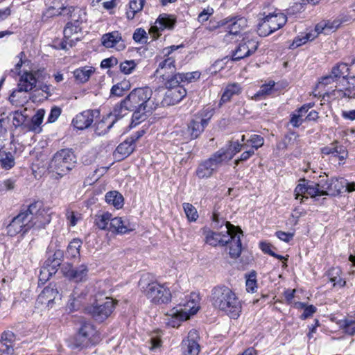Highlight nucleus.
Masks as SVG:
<instances>
[{
    "mask_svg": "<svg viewBox=\"0 0 355 355\" xmlns=\"http://www.w3.org/2000/svg\"><path fill=\"white\" fill-rule=\"evenodd\" d=\"M49 209L44 207L40 201H35L24 207L7 225V233L10 236L17 234H25L31 229L40 230L51 222Z\"/></svg>",
    "mask_w": 355,
    "mask_h": 355,
    "instance_id": "nucleus-1",
    "label": "nucleus"
},
{
    "mask_svg": "<svg viewBox=\"0 0 355 355\" xmlns=\"http://www.w3.org/2000/svg\"><path fill=\"white\" fill-rule=\"evenodd\" d=\"M49 209L44 207L40 201H35L24 207L7 225V233L10 236L17 234H25L31 229L40 230L51 222Z\"/></svg>",
    "mask_w": 355,
    "mask_h": 355,
    "instance_id": "nucleus-2",
    "label": "nucleus"
},
{
    "mask_svg": "<svg viewBox=\"0 0 355 355\" xmlns=\"http://www.w3.org/2000/svg\"><path fill=\"white\" fill-rule=\"evenodd\" d=\"M243 236L239 227L226 221L224 230L220 232L210 231L206 236V243L211 246H225L229 244V254L232 259H237L242 252L241 237Z\"/></svg>",
    "mask_w": 355,
    "mask_h": 355,
    "instance_id": "nucleus-3",
    "label": "nucleus"
},
{
    "mask_svg": "<svg viewBox=\"0 0 355 355\" xmlns=\"http://www.w3.org/2000/svg\"><path fill=\"white\" fill-rule=\"evenodd\" d=\"M153 91L149 87H139L133 89L119 104L116 105L112 114L120 119L128 113V110L152 111L153 102L151 101Z\"/></svg>",
    "mask_w": 355,
    "mask_h": 355,
    "instance_id": "nucleus-4",
    "label": "nucleus"
},
{
    "mask_svg": "<svg viewBox=\"0 0 355 355\" xmlns=\"http://www.w3.org/2000/svg\"><path fill=\"white\" fill-rule=\"evenodd\" d=\"M213 306L223 311L231 318L236 319L241 312V303L236 294L228 287L216 286L211 291Z\"/></svg>",
    "mask_w": 355,
    "mask_h": 355,
    "instance_id": "nucleus-5",
    "label": "nucleus"
},
{
    "mask_svg": "<svg viewBox=\"0 0 355 355\" xmlns=\"http://www.w3.org/2000/svg\"><path fill=\"white\" fill-rule=\"evenodd\" d=\"M76 164V157L72 150L63 148L55 153L49 163V170L57 175L56 178H61L71 171Z\"/></svg>",
    "mask_w": 355,
    "mask_h": 355,
    "instance_id": "nucleus-6",
    "label": "nucleus"
},
{
    "mask_svg": "<svg viewBox=\"0 0 355 355\" xmlns=\"http://www.w3.org/2000/svg\"><path fill=\"white\" fill-rule=\"evenodd\" d=\"M179 309L173 308L168 313L172 318L169 324L173 327H178L180 322L189 319L191 315L198 312L200 308L198 295L191 293L186 303L179 304Z\"/></svg>",
    "mask_w": 355,
    "mask_h": 355,
    "instance_id": "nucleus-7",
    "label": "nucleus"
},
{
    "mask_svg": "<svg viewBox=\"0 0 355 355\" xmlns=\"http://www.w3.org/2000/svg\"><path fill=\"white\" fill-rule=\"evenodd\" d=\"M40 73V71H26L20 76L17 89L13 90L9 96V101L12 105L17 106L24 102L20 100L19 94L21 92H31L35 88Z\"/></svg>",
    "mask_w": 355,
    "mask_h": 355,
    "instance_id": "nucleus-8",
    "label": "nucleus"
},
{
    "mask_svg": "<svg viewBox=\"0 0 355 355\" xmlns=\"http://www.w3.org/2000/svg\"><path fill=\"white\" fill-rule=\"evenodd\" d=\"M286 21V16L282 12L269 13L259 22L257 33L261 37H266L282 28Z\"/></svg>",
    "mask_w": 355,
    "mask_h": 355,
    "instance_id": "nucleus-9",
    "label": "nucleus"
},
{
    "mask_svg": "<svg viewBox=\"0 0 355 355\" xmlns=\"http://www.w3.org/2000/svg\"><path fill=\"white\" fill-rule=\"evenodd\" d=\"M96 333L94 327L90 322H83L78 333L71 340V348L81 350L87 347L90 344H94Z\"/></svg>",
    "mask_w": 355,
    "mask_h": 355,
    "instance_id": "nucleus-10",
    "label": "nucleus"
},
{
    "mask_svg": "<svg viewBox=\"0 0 355 355\" xmlns=\"http://www.w3.org/2000/svg\"><path fill=\"white\" fill-rule=\"evenodd\" d=\"M115 304L116 302L111 297H106L105 299H101L96 296L95 302L87 309L96 321L102 322L111 315Z\"/></svg>",
    "mask_w": 355,
    "mask_h": 355,
    "instance_id": "nucleus-11",
    "label": "nucleus"
},
{
    "mask_svg": "<svg viewBox=\"0 0 355 355\" xmlns=\"http://www.w3.org/2000/svg\"><path fill=\"white\" fill-rule=\"evenodd\" d=\"M221 157L220 154L215 152L209 158L198 165L196 171V175L200 179L210 178L224 164Z\"/></svg>",
    "mask_w": 355,
    "mask_h": 355,
    "instance_id": "nucleus-12",
    "label": "nucleus"
},
{
    "mask_svg": "<svg viewBox=\"0 0 355 355\" xmlns=\"http://www.w3.org/2000/svg\"><path fill=\"white\" fill-rule=\"evenodd\" d=\"M144 293L147 298L154 304H165L171 300L170 291L157 282L148 284Z\"/></svg>",
    "mask_w": 355,
    "mask_h": 355,
    "instance_id": "nucleus-13",
    "label": "nucleus"
},
{
    "mask_svg": "<svg viewBox=\"0 0 355 355\" xmlns=\"http://www.w3.org/2000/svg\"><path fill=\"white\" fill-rule=\"evenodd\" d=\"M179 47V46L173 45L163 49L162 53L164 58L159 62L158 67L155 71L157 76L162 77L176 72V67L175 65V58L171 54Z\"/></svg>",
    "mask_w": 355,
    "mask_h": 355,
    "instance_id": "nucleus-14",
    "label": "nucleus"
},
{
    "mask_svg": "<svg viewBox=\"0 0 355 355\" xmlns=\"http://www.w3.org/2000/svg\"><path fill=\"white\" fill-rule=\"evenodd\" d=\"M258 46L259 42L256 40L245 37L232 52V60L238 61L249 57L257 51Z\"/></svg>",
    "mask_w": 355,
    "mask_h": 355,
    "instance_id": "nucleus-15",
    "label": "nucleus"
},
{
    "mask_svg": "<svg viewBox=\"0 0 355 355\" xmlns=\"http://www.w3.org/2000/svg\"><path fill=\"white\" fill-rule=\"evenodd\" d=\"M199 338L196 330H191L187 339L182 343V355H198L200 352V345L198 342Z\"/></svg>",
    "mask_w": 355,
    "mask_h": 355,
    "instance_id": "nucleus-16",
    "label": "nucleus"
},
{
    "mask_svg": "<svg viewBox=\"0 0 355 355\" xmlns=\"http://www.w3.org/2000/svg\"><path fill=\"white\" fill-rule=\"evenodd\" d=\"M98 115V110H87L77 114L73 119L72 123L77 129L84 130L89 128L93 123L94 118Z\"/></svg>",
    "mask_w": 355,
    "mask_h": 355,
    "instance_id": "nucleus-17",
    "label": "nucleus"
},
{
    "mask_svg": "<svg viewBox=\"0 0 355 355\" xmlns=\"http://www.w3.org/2000/svg\"><path fill=\"white\" fill-rule=\"evenodd\" d=\"M246 148H248L247 143L241 144L239 141H230L226 148H222L216 152L222 156L221 159L225 163L231 160L236 153Z\"/></svg>",
    "mask_w": 355,
    "mask_h": 355,
    "instance_id": "nucleus-18",
    "label": "nucleus"
},
{
    "mask_svg": "<svg viewBox=\"0 0 355 355\" xmlns=\"http://www.w3.org/2000/svg\"><path fill=\"white\" fill-rule=\"evenodd\" d=\"M187 95V90L184 87H176L168 89L166 92L162 104L163 106H170L180 103Z\"/></svg>",
    "mask_w": 355,
    "mask_h": 355,
    "instance_id": "nucleus-19",
    "label": "nucleus"
},
{
    "mask_svg": "<svg viewBox=\"0 0 355 355\" xmlns=\"http://www.w3.org/2000/svg\"><path fill=\"white\" fill-rule=\"evenodd\" d=\"M209 119L210 116L208 119H201L200 121L196 119L191 120L187 125L186 130L187 139L192 140L198 138L208 125Z\"/></svg>",
    "mask_w": 355,
    "mask_h": 355,
    "instance_id": "nucleus-20",
    "label": "nucleus"
},
{
    "mask_svg": "<svg viewBox=\"0 0 355 355\" xmlns=\"http://www.w3.org/2000/svg\"><path fill=\"white\" fill-rule=\"evenodd\" d=\"M102 44L106 48H115L117 51H122L125 48L121 34L119 31L104 34L102 37Z\"/></svg>",
    "mask_w": 355,
    "mask_h": 355,
    "instance_id": "nucleus-21",
    "label": "nucleus"
},
{
    "mask_svg": "<svg viewBox=\"0 0 355 355\" xmlns=\"http://www.w3.org/2000/svg\"><path fill=\"white\" fill-rule=\"evenodd\" d=\"M321 153L324 155H333L338 157L339 160L344 161L348 156V152L345 146L340 145L338 141L321 148Z\"/></svg>",
    "mask_w": 355,
    "mask_h": 355,
    "instance_id": "nucleus-22",
    "label": "nucleus"
},
{
    "mask_svg": "<svg viewBox=\"0 0 355 355\" xmlns=\"http://www.w3.org/2000/svg\"><path fill=\"white\" fill-rule=\"evenodd\" d=\"M58 296L57 288L49 286L45 287L37 298V303L52 307L54 300Z\"/></svg>",
    "mask_w": 355,
    "mask_h": 355,
    "instance_id": "nucleus-23",
    "label": "nucleus"
},
{
    "mask_svg": "<svg viewBox=\"0 0 355 355\" xmlns=\"http://www.w3.org/2000/svg\"><path fill=\"white\" fill-rule=\"evenodd\" d=\"M80 24H75L73 22H68L63 31L64 40L61 42V48L67 50V46L72 47L75 42L73 40L71 39L73 34L78 33L81 31Z\"/></svg>",
    "mask_w": 355,
    "mask_h": 355,
    "instance_id": "nucleus-24",
    "label": "nucleus"
},
{
    "mask_svg": "<svg viewBox=\"0 0 355 355\" xmlns=\"http://www.w3.org/2000/svg\"><path fill=\"white\" fill-rule=\"evenodd\" d=\"M88 274V267L85 264H81L78 267L73 268L69 266V269H66L64 275L71 280L76 282L85 281Z\"/></svg>",
    "mask_w": 355,
    "mask_h": 355,
    "instance_id": "nucleus-25",
    "label": "nucleus"
},
{
    "mask_svg": "<svg viewBox=\"0 0 355 355\" xmlns=\"http://www.w3.org/2000/svg\"><path fill=\"white\" fill-rule=\"evenodd\" d=\"M134 230L127 219L121 217L112 218L109 231L118 234H125Z\"/></svg>",
    "mask_w": 355,
    "mask_h": 355,
    "instance_id": "nucleus-26",
    "label": "nucleus"
},
{
    "mask_svg": "<svg viewBox=\"0 0 355 355\" xmlns=\"http://www.w3.org/2000/svg\"><path fill=\"white\" fill-rule=\"evenodd\" d=\"M175 24V19L171 15L167 14H162L159 16L155 21V26H152L150 33L163 31L166 28L172 29Z\"/></svg>",
    "mask_w": 355,
    "mask_h": 355,
    "instance_id": "nucleus-27",
    "label": "nucleus"
},
{
    "mask_svg": "<svg viewBox=\"0 0 355 355\" xmlns=\"http://www.w3.org/2000/svg\"><path fill=\"white\" fill-rule=\"evenodd\" d=\"M112 113L113 111L109 114L106 118H103L96 124L95 133L96 135H103L106 134L118 120Z\"/></svg>",
    "mask_w": 355,
    "mask_h": 355,
    "instance_id": "nucleus-28",
    "label": "nucleus"
},
{
    "mask_svg": "<svg viewBox=\"0 0 355 355\" xmlns=\"http://www.w3.org/2000/svg\"><path fill=\"white\" fill-rule=\"evenodd\" d=\"M62 10L64 11L65 15L70 17V22H73V24H80L85 20L86 13L80 8L71 6L62 8Z\"/></svg>",
    "mask_w": 355,
    "mask_h": 355,
    "instance_id": "nucleus-29",
    "label": "nucleus"
},
{
    "mask_svg": "<svg viewBox=\"0 0 355 355\" xmlns=\"http://www.w3.org/2000/svg\"><path fill=\"white\" fill-rule=\"evenodd\" d=\"M135 144L131 143L127 138L120 144L114 151V155L119 159H123L129 156L135 150Z\"/></svg>",
    "mask_w": 355,
    "mask_h": 355,
    "instance_id": "nucleus-30",
    "label": "nucleus"
},
{
    "mask_svg": "<svg viewBox=\"0 0 355 355\" xmlns=\"http://www.w3.org/2000/svg\"><path fill=\"white\" fill-rule=\"evenodd\" d=\"M333 92V94L336 97L355 98V77L349 78L347 81V86L344 89H335Z\"/></svg>",
    "mask_w": 355,
    "mask_h": 355,
    "instance_id": "nucleus-31",
    "label": "nucleus"
},
{
    "mask_svg": "<svg viewBox=\"0 0 355 355\" xmlns=\"http://www.w3.org/2000/svg\"><path fill=\"white\" fill-rule=\"evenodd\" d=\"M241 92V87L238 83H232L227 85L221 96L220 105L226 103L231 100L234 95H239Z\"/></svg>",
    "mask_w": 355,
    "mask_h": 355,
    "instance_id": "nucleus-32",
    "label": "nucleus"
},
{
    "mask_svg": "<svg viewBox=\"0 0 355 355\" xmlns=\"http://www.w3.org/2000/svg\"><path fill=\"white\" fill-rule=\"evenodd\" d=\"M163 81L165 87L168 89L178 87H184L180 85L182 83V79L180 76V73H176L168 74V76H162Z\"/></svg>",
    "mask_w": 355,
    "mask_h": 355,
    "instance_id": "nucleus-33",
    "label": "nucleus"
},
{
    "mask_svg": "<svg viewBox=\"0 0 355 355\" xmlns=\"http://www.w3.org/2000/svg\"><path fill=\"white\" fill-rule=\"evenodd\" d=\"M112 220V214L104 212L95 216L94 224L100 230H109V226Z\"/></svg>",
    "mask_w": 355,
    "mask_h": 355,
    "instance_id": "nucleus-34",
    "label": "nucleus"
},
{
    "mask_svg": "<svg viewBox=\"0 0 355 355\" xmlns=\"http://www.w3.org/2000/svg\"><path fill=\"white\" fill-rule=\"evenodd\" d=\"M146 346L151 351H157L162 347L161 332L157 330L150 333L149 339L146 343Z\"/></svg>",
    "mask_w": 355,
    "mask_h": 355,
    "instance_id": "nucleus-35",
    "label": "nucleus"
},
{
    "mask_svg": "<svg viewBox=\"0 0 355 355\" xmlns=\"http://www.w3.org/2000/svg\"><path fill=\"white\" fill-rule=\"evenodd\" d=\"M105 198L108 204L113 205L116 209L121 208L123 205V197L116 191L107 192Z\"/></svg>",
    "mask_w": 355,
    "mask_h": 355,
    "instance_id": "nucleus-36",
    "label": "nucleus"
},
{
    "mask_svg": "<svg viewBox=\"0 0 355 355\" xmlns=\"http://www.w3.org/2000/svg\"><path fill=\"white\" fill-rule=\"evenodd\" d=\"M94 70L91 67H84L78 68L73 71V76L76 80L80 83L87 82L91 75L94 73Z\"/></svg>",
    "mask_w": 355,
    "mask_h": 355,
    "instance_id": "nucleus-37",
    "label": "nucleus"
},
{
    "mask_svg": "<svg viewBox=\"0 0 355 355\" xmlns=\"http://www.w3.org/2000/svg\"><path fill=\"white\" fill-rule=\"evenodd\" d=\"M144 3L145 0H131L129 3L130 10L126 12L127 18L134 19L135 15L143 9Z\"/></svg>",
    "mask_w": 355,
    "mask_h": 355,
    "instance_id": "nucleus-38",
    "label": "nucleus"
},
{
    "mask_svg": "<svg viewBox=\"0 0 355 355\" xmlns=\"http://www.w3.org/2000/svg\"><path fill=\"white\" fill-rule=\"evenodd\" d=\"M82 246V241L78 239H73L68 245L66 251L67 257L76 258L80 255V249Z\"/></svg>",
    "mask_w": 355,
    "mask_h": 355,
    "instance_id": "nucleus-39",
    "label": "nucleus"
},
{
    "mask_svg": "<svg viewBox=\"0 0 355 355\" xmlns=\"http://www.w3.org/2000/svg\"><path fill=\"white\" fill-rule=\"evenodd\" d=\"M0 164L2 168L10 170L15 164V158L10 152L3 151L0 154Z\"/></svg>",
    "mask_w": 355,
    "mask_h": 355,
    "instance_id": "nucleus-40",
    "label": "nucleus"
},
{
    "mask_svg": "<svg viewBox=\"0 0 355 355\" xmlns=\"http://www.w3.org/2000/svg\"><path fill=\"white\" fill-rule=\"evenodd\" d=\"M245 19L243 18H239L236 21L232 23L230 26L228 28L227 33L225 35V40L228 41L232 35H237L241 31V27L245 26Z\"/></svg>",
    "mask_w": 355,
    "mask_h": 355,
    "instance_id": "nucleus-41",
    "label": "nucleus"
},
{
    "mask_svg": "<svg viewBox=\"0 0 355 355\" xmlns=\"http://www.w3.org/2000/svg\"><path fill=\"white\" fill-rule=\"evenodd\" d=\"M274 86V81H270L268 84L262 85L260 89L252 96V99L258 101L270 94Z\"/></svg>",
    "mask_w": 355,
    "mask_h": 355,
    "instance_id": "nucleus-42",
    "label": "nucleus"
},
{
    "mask_svg": "<svg viewBox=\"0 0 355 355\" xmlns=\"http://www.w3.org/2000/svg\"><path fill=\"white\" fill-rule=\"evenodd\" d=\"M348 71L349 68L347 65L344 63H340L332 68L331 73L336 80L341 77L343 79H345V78L348 76Z\"/></svg>",
    "mask_w": 355,
    "mask_h": 355,
    "instance_id": "nucleus-43",
    "label": "nucleus"
},
{
    "mask_svg": "<svg viewBox=\"0 0 355 355\" xmlns=\"http://www.w3.org/2000/svg\"><path fill=\"white\" fill-rule=\"evenodd\" d=\"M130 83L128 80H123L112 86L111 89V94L116 96H121L123 95L125 91L130 89Z\"/></svg>",
    "mask_w": 355,
    "mask_h": 355,
    "instance_id": "nucleus-44",
    "label": "nucleus"
},
{
    "mask_svg": "<svg viewBox=\"0 0 355 355\" xmlns=\"http://www.w3.org/2000/svg\"><path fill=\"white\" fill-rule=\"evenodd\" d=\"M61 256L62 253L60 252H56L54 254V257L52 260L51 259H49L45 261L44 267L50 268L52 273H55L56 271V268L61 264V259L60 258Z\"/></svg>",
    "mask_w": 355,
    "mask_h": 355,
    "instance_id": "nucleus-45",
    "label": "nucleus"
},
{
    "mask_svg": "<svg viewBox=\"0 0 355 355\" xmlns=\"http://www.w3.org/2000/svg\"><path fill=\"white\" fill-rule=\"evenodd\" d=\"M184 213L189 221H196L198 218L196 209L190 203H184L182 205Z\"/></svg>",
    "mask_w": 355,
    "mask_h": 355,
    "instance_id": "nucleus-46",
    "label": "nucleus"
},
{
    "mask_svg": "<svg viewBox=\"0 0 355 355\" xmlns=\"http://www.w3.org/2000/svg\"><path fill=\"white\" fill-rule=\"evenodd\" d=\"M128 112H133L131 124L135 126L137 124H139L141 121H144L145 119L146 114L147 112H150L151 111L139 110V109H135L128 110Z\"/></svg>",
    "mask_w": 355,
    "mask_h": 355,
    "instance_id": "nucleus-47",
    "label": "nucleus"
},
{
    "mask_svg": "<svg viewBox=\"0 0 355 355\" xmlns=\"http://www.w3.org/2000/svg\"><path fill=\"white\" fill-rule=\"evenodd\" d=\"M246 143L249 146L251 145L250 148H253V151H255L263 145V138L258 135H252L250 138L246 141Z\"/></svg>",
    "mask_w": 355,
    "mask_h": 355,
    "instance_id": "nucleus-48",
    "label": "nucleus"
},
{
    "mask_svg": "<svg viewBox=\"0 0 355 355\" xmlns=\"http://www.w3.org/2000/svg\"><path fill=\"white\" fill-rule=\"evenodd\" d=\"M320 180L317 182V185L320 191V195H328L327 191L330 189L331 182L324 176H320Z\"/></svg>",
    "mask_w": 355,
    "mask_h": 355,
    "instance_id": "nucleus-49",
    "label": "nucleus"
},
{
    "mask_svg": "<svg viewBox=\"0 0 355 355\" xmlns=\"http://www.w3.org/2000/svg\"><path fill=\"white\" fill-rule=\"evenodd\" d=\"M341 327L345 333L351 336L355 334V320L345 319L342 321Z\"/></svg>",
    "mask_w": 355,
    "mask_h": 355,
    "instance_id": "nucleus-50",
    "label": "nucleus"
},
{
    "mask_svg": "<svg viewBox=\"0 0 355 355\" xmlns=\"http://www.w3.org/2000/svg\"><path fill=\"white\" fill-rule=\"evenodd\" d=\"M137 66L135 60H125L120 64V70L125 74H130Z\"/></svg>",
    "mask_w": 355,
    "mask_h": 355,
    "instance_id": "nucleus-51",
    "label": "nucleus"
},
{
    "mask_svg": "<svg viewBox=\"0 0 355 355\" xmlns=\"http://www.w3.org/2000/svg\"><path fill=\"white\" fill-rule=\"evenodd\" d=\"M132 38L137 43H146L148 36L144 29L139 28L135 31Z\"/></svg>",
    "mask_w": 355,
    "mask_h": 355,
    "instance_id": "nucleus-52",
    "label": "nucleus"
},
{
    "mask_svg": "<svg viewBox=\"0 0 355 355\" xmlns=\"http://www.w3.org/2000/svg\"><path fill=\"white\" fill-rule=\"evenodd\" d=\"M340 269L339 268H334L329 271L328 275L329 277V279L331 282L334 283V286H336L337 284L340 286H344L345 284V282L343 281L340 277L334 276V274L339 275Z\"/></svg>",
    "mask_w": 355,
    "mask_h": 355,
    "instance_id": "nucleus-53",
    "label": "nucleus"
},
{
    "mask_svg": "<svg viewBox=\"0 0 355 355\" xmlns=\"http://www.w3.org/2000/svg\"><path fill=\"white\" fill-rule=\"evenodd\" d=\"M313 37H312L311 33H307L304 36L302 37H297L294 39L292 44L291 45V48L295 49L301 45L305 44L309 40H313Z\"/></svg>",
    "mask_w": 355,
    "mask_h": 355,
    "instance_id": "nucleus-54",
    "label": "nucleus"
},
{
    "mask_svg": "<svg viewBox=\"0 0 355 355\" xmlns=\"http://www.w3.org/2000/svg\"><path fill=\"white\" fill-rule=\"evenodd\" d=\"M180 76L182 79V83H189L199 79L200 77V73L199 71L187 72L184 73H180Z\"/></svg>",
    "mask_w": 355,
    "mask_h": 355,
    "instance_id": "nucleus-55",
    "label": "nucleus"
},
{
    "mask_svg": "<svg viewBox=\"0 0 355 355\" xmlns=\"http://www.w3.org/2000/svg\"><path fill=\"white\" fill-rule=\"evenodd\" d=\"M306 193L311 197L321 196L320 189L318 188L317 183L315 182H311L310 184H306Z\"/></svg>",
    "mask_w": 355,
    "mask_h": 355,
    "instance_id": "nucleus-56",
    "label": "nucleus"
},
{
    "mask_svg": "<svg viewBox=\"0 0 355 355\" xmlns=\"http://www.w3.org/2000/svg\"><path fill=\"white\" fill-rule=\"evenodd\" d=\"M15 187V180L12 179H7L0 181V192L8 191L14 189Z\"/></svg>",
    "mask_w": 355,
    "mask_h": 355,
    "instance_id": "nucleus-57",
    "label": "nucleus"
},
{
    "mask_svg": "<svg viewBox=\"0 0 355 355\" xmlns=\"http://www.w3.org/2000/svg\"><path fill=\"white\" fill-rule=\"evenodd\" d=\"M254 154V151H253V148H246L243 153H241L240 157L235 159L234 164L235 165H238L241 162L247 161L250 157H252Z\"/></svg>",
    "mask_w": 355,
    "mask_h": 355,
    "instance_id": "nucleus-58",
    "label": "nucleus"
},
{
    "mask_svg": "<svg viewBox=\"0 0 355 355\" xmlns=\"http://www.w3.org/2000/svg\"><path fill=\"white\" fill-rule=\"evenodd\" d=\"M295 199H300L301 200V202L303 201V199L304 198V196H303V194L306 193V184L304 183H300L297 184V186L295 187ZM306 199H307V197H305Z\"/></svg>",
    "mask_w": 355,
    "mask_h": 355,
    "instance_id": "nucleus-59",
    "label": "nucleus"
},
{
    "mask_svg": "<svg viewBox=\"0 0 355 355\" xmlns=\"http://www.w3.org/2000/svg\"><path fill=\"white\" fill-rule=\"evenodd\" d=\"M15 340V334L10 331H4L1 336V344H7L12 346V343Z\"/></svg>",
    "mask_w": 355,
    "mask_h": 355,
    "instance_id": "nucleus-60",
    "label": "nucleus"
},
{
    "mask_svg": "<svg viewBox=\"0 0 355 355\" xmlns=\"http://www.w3.org/2000/svg\"><path fill=\"white\" fill-rule=\"evenodd\" d=\"M340 24L337 22H334L332 25H329V24H318L315 26V31L318 34L324 32L327 30H331L333 28H337L339 26Z\"/></svg>",
    "mask_w": 355,
    "mask_h": 355,
    "instance_id": "nucleus-61",
    "label": "nucleus"
},
{
    "mask_svg": "<svg viewBox=\"0 0 355 355\" xmlns=\"http://www.w3.org/2000/svg\"><path fill=\"white\" fill-rule=\"evenodd\" d=\"M44 116V111L43 110H39L36 114L32 117L31 121L34 126L39 127L42 123L43 118Z\"/></svg>",
    "mask_w": 355,
    "mask_h": 355,
    "instance_id": "nucleus-62",
    "label": "nucleus"
},
{
    "mask_svg": "<svg viewBox=\"0 0 355 355\" xmlns=\"http://www.w3.org/2000/svg\"><path fill=\"white\" fill-rule=\"evenodd\" d=\"M62 8H64V6H60L56 8L55 6H53L49 7L46 12V15L47 17H53L59 15H65L64 11L62 10Z\"/></svg>",
    "mask_w": 355,
    "mask_h": 355,
    "instance_id": "nucleus-63",
    "label": "nucleus"
},
{
    "mask_svg": "<svg viewBox=\"0 0 355 355\" xmlns=\"http://www.w3.org/2000/svg\"><path fill=\"white\" fill-rule=\"evenodd\" d=\"M214 13V10L211 8H207V9H204L198 17V20L199 22H205L208 20L209 17Z\"/></svg>",
    "mask_w": 355,
    "mask_h": 355,
    "instance_id": "nucleus-64",
    "label": "nucleus"
}]
</instances>
